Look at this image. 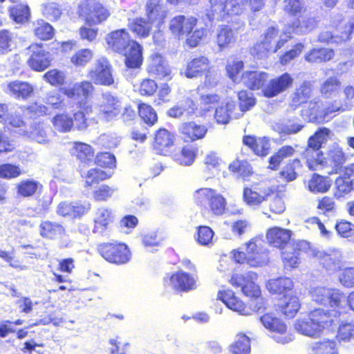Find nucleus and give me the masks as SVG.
I'll list each match as a JSON object with an SVG mask.
<instances>
[{"label":"nucleus","instance_id":"6ab92c4d","mask_svg":"<svg viewBox=\"0 0 354 354\" xmlns=\"http://www.w3.org/2000/svg\"><path fill=\"white\" fill-rule=\"evenodd\" d=\"M323 162L320 163V167H330L331 170L328 171V174L338 173L344 161V154L341 148L338 146H333L330 148L326 157L322 156Z\"/></svg>","mask_w":354,"mask_h":354},{"label":"nucleus","instance_id":"6e6d98bb","mask_svg":"<svg viewBox=\"0 0 354 354\" xmlns=\"http://www.w3.org/2000/svg\"><path fill=\"white\" fill-rule=\"evenodd\" d=\"M35 35L40 39L48 40L51 39L54 34L53 26L44 20H39L35 24Z\"/></svg>","mask_w":354,"mask_h":354},{"label":"nucleus","instance_id":"79ce46f5","mask_svg":"<svg viewBox=\"0 0 354 354\" xmlns=\"http://www.w3.org/2000/svg\"><path fill=\"white\" fill-rule=\"evenodd\" d=\"M296 150L290 145H285L281 147L277 153L270 158L269 168L276 170L279 167L280 163L286 158L292 157Z\"/></svg>","mask_w":354,"mask_h":354},{"label":"nucleus","instance_id":"1a4fd4ad","mask_svg":"<svg viewBox=\"0 0 354 354\" xmlns=\"http://www.w3.org/2000/svg\"><path fill=\"white\" fill-rule=\"evenodd\" d=\"M98 250L102 257L110 263L124 264L131 259L129 249L124 243H104L99 246Z\"/></svg>","mask_w":354,"mask_h":354},{"label":"nucleus","instance_id":"423d86ee","mask_svg":"<svg viewBox=\"0 0 354 354\" xmlns=\"http://www.w3.org/2000/svg\"><path fill=\"white\" fill-rule=\"evenodd\" d=\"M312 255L328 272L334 273L341 270L344 265L342 252L336 248L326 250L314 248L312 250Z\"/></svg>","mask_w":354,"mask_h":354},{"label":"nucleus","instance_id":"ddd939ff","mask_svg":"<svg viewBox=\"0 0 354 354\" xmlns=\"http://www.w3.org/2000/svg\"><path fill=\"white\" fill-rule=\"evenodd\" d=\"M88 77L95 84L111 86L114 83L111 66L104 57L97 61L90 70Z\"/></svg>","mask_w":354,"mask_h":354},{"label":"nucleus","instance_id":"f257e3e1","mask_svg":"<svg viewBox=\"0 0 354 354\" xmlns=\"http://www.w3.org/2000/svg\"><path fill=\"white\" fill-rule=\"evenodd\" d=\"M109 48L124 55L125 64L129 68H137L142 63V48L136 41L130 39L125 29L112 31L106 37Z\"/></svg>","mask_w":354,"mask_h":354},{"label":"nucleus","instance_id":"58836bf2","mask_svg":"<svg viewBox=\"0 0 354 354\" xmlns=\"http://www.w3.org/2000/svg\"><path fill=\"white\" fill-rule=\"evenodd\" d=\"M151 24L143 17L129 19L128 26L137 36L147 37L151 30Z\"/></svg>","mask_w":354,"mask_h":354},{"label":"nucleus","instance_id":"09e8293b","mask_svg":"<svg viewBox=\"0 0 354 354\" xmlns=\"http://www.w3.org/2000/svg\"><path fill=\"white\" fill-rule=\"evenodd\" d=\"M301 167V161L296 158L286 164L279 172L280 176L287 182L295 180L297 178L296 170Z\"/></svg>","mask_w":354,"mask_h":354},{"label":"nucleus","instance_id":"774afa93","mask_svg":"<svg viewBox=\"0 0 354 354\" xmlns=\"http://www.w3.org/2000/svg\"><path fill=\"white\" fill-rule=\"evenodd\" d=\"M206 35V29L203 28H196L186 34V44L191 48L197 46L202 39Z\"/></svg>","mask_w":354,"mask_h":354},{"label":"nucleus","instance_id":"7c9ffc66","mask_svg":"<svg viewBox=\"0 0 354 354\" xmlns=\"http://www.w3.org/2000/svg\"><path fill=\"white\" fill-rule=\"evenodd\" d=\"M292 279L286 277L271 279L266 283L267 290L272 294H286L293 288Z\"/></svg>","mask_w":354,"mask_h":354},{"label":"nucleus","instance_id":"de8ad7c7","mask_svg":"<svg viewBox=\"0 0 354 354\" xmlns=\"http://www.w3.org/2000/svg\"><path fill=\"white\" fill-rule=\"evenodd\" d=\"M317 21L315 17H304L292 25V30L297 34H306L311 32L317 26Z\"/></svg>","mask_w":354,"mask_h":354},{"label":"nucleus","instance_id":"473e14b6","mask_svg":"<svg viewBox=\"0 0 354 354\" xmlns=\"http://www.w3.org/2000/svg\"><path fill=\"white\" fill-rule=\"evenodd\" d=\"M209 64V59L206 57H196L187 64L185 75L188 78L197 77L208 68Z\"/></svg>","mask_w":354,"mask_h":354},{"label":"nucleus","instance_id":"9b49d317","mask_svg":"<svg viewBox=\"0 0 354 354\" xmlns=\"http://www.w3.org/2000/svg\"><path fill=\"white\" fill-rule=\"evenodd\" d=\"M258 275L254 272L245 274H234L230 283L235 288H241L242 292L248 297H257L261 295L259 286L256 284Z\"/></svg>","mask_w":354,"mask_h":354},{"label":"nucleus","instance_id":"3c124183","mask_svg":"<svg viewBox=\"0 0 354 354\" xmlns=\"http://www.w3.org/2000/svg\"><path fill=\"white\" fill-rule=\"evenodd\" d=\"M337 339L339 342L349 343L354 342V321L342 323L339 325Z\"/></svg>","mask_w":354,"mask_h":354},{"label":"nucleus","instance_id":"412c9836","mask_svg":"<svg viewBox=\"0 0 354 354\" xmlns=\"http://www.w3.org/2000/svg\"><path fill=\"white\" fill-rule=\"evenodd\" d=\"M291 235L290 230L274 227L268 230L266 239L271 245L284 249L290 243Z\"/></svg>","mask_w":354,"mask_h":354},{"label":"nucleus","instance_id":"5fc2aeb1","mask_svg":"<svg viewBox=\"0 0 354 354\" xmlns=\"http://www.w3.org/2000/svg\"><path fill=\"white\" fill-rule=\"evenodd\" d=\"M340 90V82L334 77L328 78L321 86V93L326 97H335Z\"/></svg>","mask_w":354,"mask_h":354},{"label":"nucleus","instance_id":"dca6fc26","mask_svg":"<svg viewBox=\"0 0 354 354\" xmlns=\"http://www.w3.org/2000/svg\"><path fill=\"white\" fill-rule=\"evenodd\" d=\"M339 108L330 107L327 104H324L321 100L315 99L309 104L306 112L308 113L310 122L322 123L326 121L327 116L338 110Z\"/></svg>","mask_w":354,"mask_h":354},{"label":"nucleus","instance_id":"a18cd8bd","mask_svg":"<svg viewBox=\"0 0 354 354\" xmlns=\"http://www.w3.org/2000/svg\"><path fill=\"white\" fill-rule=\"evenodd\" d=\"M40 235L42 237L48 239H54L62 235L64 229L63 226L59 223L50 221H43L39 226Z\"/></svg>","mask_w":354,"mask_h":354},{"label":"nucleus","instance_id":"bb28decb","mask_svg":"<svg viewBox=\"0 0 354 354\" xmlns=\"http://www.w3.org/2000/svg\"><path fill=\"white\" fill-rule=\"evenodd\" d=\"M295 330L301 335L316 337L321 335L322 331L308 313L307 317L297 319L294 325Z\"/></svg>","mask_w":354,"mask_h":354},{"label":"nucleus","instance_id":"72a5a7b5","mask_svg":"<svg viewBox=\"0 0 354 354\" xmlns=\"http://www.w3.org/2000/svg\"><path fill=\"white\" fill-rule=\"evenodd\" d=\"M335 56L333 49L328 48H313L305 55V60L309 63H322L331 60Z\"/></svg>","mask_w":354,"mask_h":354},{"label":"nucleus","instance_id":"680f3d73","mask_svg":"<svg viewBox=\"0 0 354 354\" xmlns=\"http://www.w3.org/2000/svg\"><path fill=\"white\" fill-rule=\"evenodd\" d=\"M93 57V53L89 49H82L77 51L71 58V62L75 66H84Z\"/></svg>","mask_w":354,"mask_h":354},{"label":"nucleus","instance_id":"2f4dec72","mask_svg":"<svg viewBox=\"0 0 354 354\" xmlns=\"http://www.w3.org/2000/svg\"><path fill=\"white\" fill-rule=\"evenodd\" d=\"M174 136L165 129H159L155 137L154 147L157 153L166 155L167 149L174 144Z\"/></svg>","mask_w":354,"mask_h":354},{"label":"nucleus","instance_id":"4c0bfd02","mask_svg":"<svg viewBox=\"0 0 354 354\" xmlns=\"http://www.w3.org/2000/svg\"><path fill=\"white\" fill-rule=\"evenodd\" d=\"M250 339L244 333H239L230 346L229 354H250Z\"/></svg>","mask_w":354,"mask_h":354},{"label":"nucleus","instance_id":"13d9d810","mask_svg":"<svg viewBox=\"0 0 354 354\" xmlns=\"http://www.w3.org/2000/svg\"><path fill=\"white\" fill-rule=\"evenodd\" d=\"M311 88L308 82H304L293 94L292 102L295 106L305 103L310 97Z\"/></svg>","mask_w":354,"mask_h":354},{"label":"nucleus","instance_id":"f03ea898","mask_svg":"<svg viewBox=\"0 0 354 354\" xmlns=\"http://www.w3.org/2000/svg\"><path fill=\"white\" fill-rule=\"evenodd\" d=\"M87 115L93 113L99 120L110 122L116 120L122 112V105L117 97L109 92L102 93L100 103L95 106H86Z\"/></svg>","mask_w":354,"mask_h":354},{"label":"nucleus","instance_id":"4d7b16f0","mask_svg":"<svg viewBox=\"0 0 354 354\" xmlns=\"http://www.w3.org/2000/svg\"><path fill=\"white\" fill-rule=\"evenodd\" d=\"M39 185V183L34 180H22L17 185V193L24 197L31 196L36 193Z\"/></svg>","mask_w":354,"mask_h":354},{"label":"nucleus","instance_id":"37998d69","mask_svg":"<svg viewBox=\"0 0 354 354\" xmlns=\"http://www.w3.org/2000/svg\"><path fill=\"white\" fill-rule=\"evenodd\" d=\"M71 153L82 162L90 161L94 156L92 147L86 143L80 142H75L73 144Z\"/></svg>","mask_w":354,"mask_h":354},{"label":"nucleus","instance_id":"f8f14e48","mask_svg":"<svg viewBox=\"0 0 354 354\" xmlns=\"http://www.w3.org/2000/svg\"><path fill=\"white\" fill-rule=\"evenodd\" d=\"M163 283L165 288L178 292H188L196 288L195 278L183 271H178L171 275L167 274L163 279Z\"/></svg>","mask_w":354,"mask_h":354},{"label":"nucleus","instance_id":"a211bd4d","mask_svg":"<svg viewBox=\"0 0 354 354\" xmlns=\"http://www.w3.org/2000/svg\"><path fill=\"white\" fill-rule=\"evenodd\" d=\"M147 71L150 75L158 78L170 79V68L159 53H154L150 56Z\"/></svg>","mask_w":354,"mask_h":354},{"label":"nucleus","instance_id":"338daca9","mask_svg":"<svg viewBox=\"0 0 354 354\" xmlns=\"http://www.w3.org/2000/svg\"><path fill=\"white\" fill-rule=\"evenodd\" d=\"M213 230L208 226H200L198 228L197 241L202 245L208 246L212 244Z\"/></svg>","mask_w":354,"mask_h":354},{"label":"nucleus","instance_id":"4468645a","mask_svg":"<svg viewBox=\"0 0 354 354\" xmlns=\"http://www.w3.org/2000/svg\"><path fill=\"white\" fill-rule=\"evenodd\" d=\"M28 53L30 54L28 63L31 68L37 71H42L50 66V54L42 44H32L28 47Z\"/></svg>","mask_w":354,"mask_h":354},{"label":"nucleus","instance_id":"aec40b11","mask_svg":"<svg viewBox=\"0 0 354 354\" xmlns=\"http://www.w3.org/2000/svg\"><path fill=\"white\" fill-rule=\"evenodd\" d=\"M218 299L224 303L229 309L239 315L245 316L251 315L250 310L247 308L244 303L231 290L219 291Z\"/></svg>","mask_w":354,"mask_h":354},{"label":"nucleus","instance_id":"b1692460","mask_svg":"<svg viewBox=\"0 0 354 354\" xmlns=\"http://www.w3.org/2000/svg\"><path fill=\"white\" fill-rule=\"evenodd\" d=\"M94 87L88 81L77 82L72 86L65 88L64 93L69 98L74 100H85L87 99L92 92Z\"/></svg>","mask_w":354,"mask_h":354},{"label":"nucleus","instance_id":"393cba45","mask_svg":"<svg viewBox=\"0 0 354 354\" xmlns=\"http://www.w3.org/2000/svg\"><path fill=\"white\" fill-rule=\"evenodd\" d=\"M146 19L152 25L161 24L166 17V10L159 0H149L145 6Z\"/></svg>","mask_w":354,"mask_h":354},{"label":"nucleus","instance_id":"2eb2a0df","mask_svg":"<svg viewBox=\"0 0 354 354\" xmlns=\"http://www.w3.org/2000/svg\"><path fill=\"white\" fill-rule=\"evenodd\" d=\"M293 83L291 75L285 73L281 75L272 79L263 88L262 92L267 97H273L289 88Z\"/></svg>","mask_w":354,"mask_h":354},{"label":"nucleus","instance_id":"c9c22d12","mask_svg":"<svg viewBox=\"0 0 354 354\" xmlns=\"http://www.w3.org/2000/svg\"><path fill=\"white\" fill-rule=\"evenodd\" d=\"M196 104L190 98L178 103L168 111V115L172 118H180L184 114L192 115L195 113Z\"/></svg>","mask_w":354,"mask_h":354},{"label":"nucleus","instance_id":"0eeeda50","mask_svg":"<svg viewBox=\"0 0 354 354\" xmlns=\"http://www.w3.org/2000/svg\"><path fill=\"white\" fill-rule=\"evenodd\" d=\"M263 326L272 335V338L277 343L285 344L293 340V335L287 331V326L273 313H266L260 317Z\"/></svg>","mask_w":354,"mask_h":354},{"label":"nucleus","instance_id":"69168bd1","mask_svg":"<svg viewBox=\"0 0 354 354\" xmlns=\"http://www.w3.org/2000/svg\"><path fill=\"white\" fill-rule=\"evenodd\" d=\"M268 196V195L266 196L260 194L250 188H245L243 191L244 201L250 206L259 205L261 202L266 200V197Z\"/></svg>","mask_w":354,"mask_h":354},{"label":"nucleus","instance_id":"e433bc0d","mask_svg":"<svg viewBox=\"0 0 354 354\" xmlns=\"http://www.w3.org/2000/svg\"><path fill=\"white\" fill-rule=\"evenodd\" d=\"M308 349L310 354H339L336 342L329 339L314 342Z\"/></svg>","mask_w":354,"mask_h":354},{"label":"nucleus","instance_id":"603ef678","mask_svg":"<svg viewBox=\"0 0 354 354\" xmlns=\"http://www.w3.org/2000/svg\"><path fill=\"white\" fill-rule=\"evenodd\" d=\"M10 16L17 24H23L28 20L30 9L26 5H16L9 10Z\"/></svg>","mask_w":354,"mask_h":354},{"label":"nucleus","instance_id":"f704fd0d","mask_svg":"<svg viewBox=\"0 0 354 354\" xmlns=\"http://www.w3.org/2000/svg\"><path fill=\"white\" fill-rule=\"evenodd\" d=\"M26 133L30 139L39 144L45 145L50 142L49 128L44 123L34 124Z\"/></svg>","mask_w":354,"mask_h":354},{"label":"nucleus","instance_id":"a878e982","mask_svg":"<svg viewBox=\"0 0 354 354\" xmlns=\"http://www.w3.org/2000/svg\"><path fill=\"white\" fill-rule=\"evenodd\" d=\"M113 218L111 209L104 207L99 208L95 214L93 232L102 234L113 223Z\"/></svg>","mask_w":354,"mask_h":354},{"label":"nucleus","instance_id":"39448f33","mask_svg":"<svg viewBox=\"0 0 354 354\" xmlns=\"http://www.w3.org/2000/svg\"><path fill=\"white\" fill-rule=\"evenodd\" d=\"M210 10L207 13L212 20H226L229 16L239 15L243 12V0H209Z\"/></svg>","mask_w":354,"mask_h":354},{"label":"nucleus","instance_id":"ea45409f","mask_svg":"<svg viewBox=\"0 0 354 354\" xmlns=\"http://www.w3.org/2000/svg\"><path fill=\"white\" fill-rule=\"evenodd\" d=\"M301 306L299 298L295 295H284L283 301L280 304L279 307L281 312L287 317H293L298 312Z\"/></svg>","mask_w":354,"mask_h":354},{"label":"nucleus","instance_id":"8fccbe9b","mask_svg":"<svg viewBox=\"0 0 354 354\" xmlns=\"http://www.w3.org/2000/svg\"><path fill=\"white\" fill-rule=\"evenodd\" d=\"M196 151L191 146H187L183 148L179 153L173 155L174 161L182 165H191L195 159Z\"/></svg>","mask_w":354,"mask_h":354},{"label":"nucleus","instance_id":"20e7f679","mask_svg":"<svg viewBox=\"0 0 354 354\" xmlns=\"http://www.w3.org/2000/svg\"><path fill=\"white\" fill-rule=\"evenodd\" d=\"M195 203L215 215H221L225 209L226 201L224 197L216 190L210 188H201L193 195Z\"/></svg>","mask_w":354,"mask_h":354},{"label":"nucleus","instance_id":"bf43d9fd","mask_svg":"<svg viewBox=\"0 0 354 354\" xmlns=\"http://www.w3.org/2000/svg\"><path fill=\"white\" fill-rule=\"evenodd\" d=\"M138 113L141 119L149 125H153L158 120L154 109L147 104H141L138 106Z\"/></svg>","mask_w":354,"mask_h":354},{"label":"nucleus","instance_id":"f3484780","mask_svg":"<svg viewBox=\"0 0 354 354\" xmlns=\"http://www.w3.org/2000/svg\"><path fill=\"white\" fill-rule=\"evenodd\" d=\"M197 24V19L178 15L173 17L169 22V30L179 39L192 30Z\"/></svg>","mask_w":354,"mask_h":354},{"label":"nucleus","instance_id":"7ed1b4c3","mask_svg":"<svg viewBox=\"0 0 354 354\" xmlns=\"http://www.w3.org/2000/svg\"><path fill=\"white\" fill-rule=\"evenodd\" d=\"M330 131L325 127L319 128L308 141V147L304 154L306 158V162L310 170L318 169V166L322 162L323 153L320 149L323 144L326 143L329 137Z\"/></svg>","mask_w":354,"mask_h":354},{"label":"nucleus","instance_id":"4be33fe9","mask_svg":"<svg viewBox=\"0 0 354 354\" xmlns=\"http://www.w3.org/2000/svg\"><path fill=\"white\" fill-rule=\"evenodd\" d=\"M309 313L311 319L315 322L322 333L325 330H333L335 328L337 319L328 310L317 308Z\"/></svg>","mask_w":354,"mask_h":354},{"label":"nucleus","instance_id":"c03bdc74","mask_svg":"<svg viewBox=\"0 0 354 354\" xmlns=\"http://www.w3.org/2000/svg\"><path fill=\"white\" fill-rule=\"evenodd\" d=\"M304 126L302 124L296 123L291 120L281 121L274 123L272 125L273 129L281 135L283 136L295 134L299 132Z\"/></svg>","mask_w":354,"mask_h":354},{"label":"nucleus","instance_id":"052dcab7","mask_svg":"<svg viewBox=\"0 0 354 354\" xmlns=\"http://www.w3.org/2000/svg\"><path fill=\"white\" fill-rule=\"evenodd\" d=\"M238 98L239 100V107L243 113L250 109L256 103L253 93L246 91L239 92Z\"/></svg>","mask_w":354,"mask_h":354},{"label":"nucleus","instance_id":"a19ab883","mask_svg":"<svg viewBox=\"0 0 354 354\" xmlns=\"http://www.w3.org/2000/svg\"><path fill=\"white\" fill-rule=\"evenodd\" d=\"M330 185L328 178L314 174L308 181V187L313 193H324L330 189Z\"/></svg>","mask_w":354,"mask_h":354},{"label":"nucleus","instance_id":"864d4df0","mask_svg":"<svg viewBox=\"0 0 354 354\" xmlns=\"http://www.w3.org/2000/svg\"><path fill=\"white\" fill-rule=\"evenodd\" d=\"M52 123L55 130L60 132L70 131L74 125L73 118L66 114H58L55 115Z\"/></svg>","mask_w":354,"mask_h":354},{"label":"nucleus","instance_id":"c756f323","mask_svg":"<svg viewBox=\"0 0 354 354\" xmlns=\"http://www.w3.org/2000/svg\"><path fill=\"white\" fill-rule=\"evenodd\" d=\"M237 29H232L229 26H223L217 33L216 42L220 48L223 50L233 45L237 39Z\"/></svg>","mask_w":354,"mask_h":354},{"label":"nucleus","instance_id":"6e6552de","mask_svg":"<svg viewBox=\"0 0 354 354\" xmlns=\"http://www.w3.org/2000/svg\"><path fill=\"white\" fill-rule=\"evenodd\" d=\"M310 293L312 300L319 305L329 304L330 307L337 308L346 302V295L337 289L317 286L313 288Z\"/></svg>","mask_w":354,"mask_h":354},{"label":"nucleus","instance_id":"9d476101","mask_svg":"<svg viewBox=\"0 0 354 354\" xmlns=\"http://www.w3.org/2000/svg\"><path fill=\"white\" fill-rule=\"evenodd\" d=\"M82 10L86 24L90 26L103 23L111 15L109 10L96 0H86Z\"/></svg>","mask_w":354,"mask_h":354},{"label":"nucleus","instance_id":"c85d7f7f","mask_svg":"<svg viewBox=\"0 0 354 354\" xmlns=\"http://www.w3.org/2000/svg\"><path fill=\"white\" fill-rule=\"evenodd\" d=\"M180 131L184 135L185 139L194 141L203 138L207 133V129L204 125L189 122L182 124L180 127Z\"/></svg>","mask_w":354,"mask_h":354},{"label":"nucleus","instance_id":"0e129e2a","mask_svg":"<svg viewBox=\"0 0 354 354\" xmlns=\"http://www.w3.org/2000/svg\"><path fill=\"white\" fill-rule=\"evenodd\" d=\"M229 169L234 173H238L244 179L252 174V167L246 162L234 161L229 165Z\"/></svg>","mask_w":354,"mask_h":354},{"label":"nucleus","instance_id":"5701e85b","mask_svg":"<svg viewBox=\"0 0 354 354\" xmlns=\"http://www.w3.org/2000/svg\"><path fill=\"white\" fill-rule=\"evenodd\" d=\"M6 91L15 99L27 100L33 93L34 86L27 82L16 80L8 84Z\"/></svg>","mask_w":354,"mask_h":354},{"label":"nucleus","instance_id":"49530a36","mask_svg":"<svg viewBox=\"0 0 354 354\" xmlns=\"http://www.w3.org/2000/svg\"><path fill=\"white\" fill-rule=\"evenodd\" d=\"M235 108L234 102H227L221 104L215 111V119L218 124H225L230 122L232 113Z\"/></svg>","mask_w":354,"mask_h":354},{"label":"nucleus","instance_id":"cd10ccee","mask_svg":"<svg viewBox=\"0 0 354 354\" xmlns=\"http://www.w3.org/2000/svg\"><path fill=\"white\" fill-rule=\"evenodd\" d=\"M268 73L259 71H245L242 74L243 84L251 90H258L265 84Z\"/></svg>","mask_w":354,"mask_h":354},{"label":"nucleus","instance_id":"e2e57ef3","mask_svg":"<svg viewBox=\"0 0 354 354\" xmlns=\"http://www.w3.org/2000/svg\"><path fill=\"white\" fill-rule=\"evenodd\" d=\"M21 174V170L17 165L5 163L0 165V177L5 179L15 178Z\"/></svg>","mask_w":354,"mask_h":354}]
</instances>
